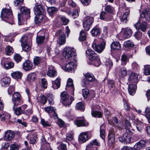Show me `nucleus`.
Listing matches in <instances>:
<instances>
[{"instance_id":"f257e3e1","label":"nucleus","mask_w":150,"mask_h":150,"mask_svg":"<svg viewBox=\"0 0 150 150\" xmlns=\"http://www.w3.org/2000/svg\"><path fill=\"white\" fill-rule=\"evenodd\" d=\"M106 42L102 38L95 39L92 45V48L96 52L100 53L104 50Z\"/></svg>"},{"instance_id":"f03ea898","label":"nucleus","mask_w":150,"mask_h":150,"mask_svg":"<svg viewBox=\"0 0 150 150\" xmlns=\"http://www.w3.org/2000/svg\"><path fill=\"white\" fill-rule=\"evenodd\" d=\"M76 51L75 49L73 47H66L64 49L63 55L64 58L70 59V61L76 62L77 59Z\"/></svg>"},{"instance_id":"7ed1b4c3","label":"nucleus","mask_w":150,"mask_h":150,"mask_svg":"<svg viewBox=\"0 0 150 150\" xmlns=\"http://www.w3.org/2000/svg\"><path fill=\"white\" fill-rule=\"evenodd\" d=\"M1 17L3 21L12 24L13 17L10 10L6 8L3 9L1 13Z\"/></svg>"},{"instance_id":"20e7f679","label":"nucleus","mask_w":150,"mask_h":150,"mask_svg":"<svg viewBox=\"0 0 150 150\" xmlns=\"http://www.w3.org/2000/svg\"><path fill=\"white\" fill-rule=\"evenodd\" d=\"M61 97L62 102L65 106L71 104L74 100L73 98L71 96H69L66 92H63L62 93Z\"/></svg>"},{"instance_id":"39448f33","label":"nucleus","mask_w":150,"mask_h":150,"mask_svg":"<svg viewBox=\"0 0 150 150\" xmlns=\"http://www.w3.org/2000/svg\"><path fill=\"white\" fill-rule=\"evenodd\" d=\"M91 137V132L87 131L82 132L79 134V141L81 143L86 142Z\"/></svg>"},{"instance_id":"423d86ee","label":"nucleus","mask_w":150,"mask_h":150,"mask_svg":"<svg viewBox=\"0 0 150 150\" xmlns=\"http://www.w3.org/2000/svg\"><path fill=\"white\" fill-rule=\"evenodd\" d=\"M93 21V18L91 17H85L83 21V26L85 30L88 31Z\"/></svg>"},{"instance_id":"0eeeda50","label":"nucleus","mask_w":150,"mask_h":150,"mask_svg":"<svg viewBox=\"0 0 150 150\" xmlns=\"http://www.w3.org/2000/svg\"><path fill=\"white\" fill-rule=\"evenodd\" d=\"M129 134H128L127 132L125 133L123 136L120 137L119 138V141L125 144H127L130 143L131 140V132H129Z\"/></svg>"},{"instance_id":"6e6552de","label":"nucleus","mask_w":150,"mask_h":150,"mask_svg":"<svg viewBox=\"0 0 150 150\" xmlns=\"http://www.w3.org/2000/svg\"><path fill=\"white\" fill-rule=\"evenodd\" d=\"M135 28L137 30H140L143 32H145L146 30L147 23L145 21L140 23L138 21L134 24Z\"/></svg>"},{"instance_id":"1a4fd4ad","label":"nucleus","mask_w":150,"mask_h":150,"mask_svg":"<svg viewBox=\"0 0 150 150\" xmlns=\"http://www.w3.org/2000/svg\"><path fill=\"white\" fill-rule=\"evenodd\" d=\"M139 74L135 73H132L129 75L128 79L129 83H137L139 81Z\"/></svg>"},{"instance_id":"9d476101","label":"nucleus","mask_w":150,"mask_h":150,"mask_svg":"<svg viewBox=\"0 0 150 150\" xmlns=\"http://www.w3.org/2000/svg\"><path fill=\"white\" fill-rule=\"evenodd\" d=\"M120 10H121L124 12V14L120 18V20L122 21H126L128 16L129 14V10L125 6L123 7H120Z\"/></svg>"},{"instance_id":"9b49d317","label":"nucleus","mask_w":150,"mask_h":150,"mask_svg":"<svg viewBox=\"0 0 150 150\" xmlns=\"http://www.w3.org/2000/svg\"><path fill=\"white\" fill-rule=\"evenodd\" d=\"M15 133L11 130H8L5 132L4 139L7 141L12 140L14 138Z\"/></svg>"},{"instance_id":"f8f14e48","label":"nucleus","mask_w":150,"mask_h":150,"mask_svg":"<svg viewBox=\"0 0 150 150\" xmlns=\"http://www.w3.org/2000/svg\"><path fill=\"white\" fill-rule=\"evenodd\" d=\"M60 35L58 42L60 45H64L66 42V36L62 30H59L58 32Z\"/></svg>"},{"instance_id":"ddd939ff","label":"nucleus","mask_w":150,"mask_h":150,"mask_svg":"<svg viewBox=\"0 0 150 150\" xmlns=\"http://www.w3.org/2000/svg\"><path fill=\"white\" fill-rule=\"evenodd\" d=\"M71 62L67 64L66 66L63 67V69L65 71L68 72H74V63L76 62L71 61Z\"/></svg>"},{"instance_id":"4468645a","label":"nucleus","mask_w":150,"mask_h":150,"mask_svg":"<svg viewBox=\"0 0 150 150\" xmlns=\"http://www.w3.org/2000/svg\"><path fill=\"white\" fill-rule=\"evenodd\" d=\"M21 14L22 16L25 17L26 19L30 17V11L29 9L25 6H22L20 9Z\"/></svg>"},{"instance_id":"2eb2a0df","label":"nucleus","mask_w":150,"mask_h":150,"mask_svg":"<svg viewBox=\"0 0 150 150\" xmlns=\"http://www.w3.org/2000/svg\"><path fill=\"white\" fill-rule=\"evenodd\" d=\"M35 13L36 15L44 14L45 9L41 5H36L34 8Z\"/></svg>"},{"instance_id":"dca6fc26","label":"nucleus","mask_w":150,"mask_h":150,"mask_svg":"<svg viewBox=\"0 0 150 150\" xmlns=\"http://www.w3.org/2000/svg\"><path fill=\"white\" fill-rule=\"evenodd\" d=\"M74 123L75 124L79 127L86 126L88 125V122H86L84 118L76 119Z\"/></svg>"},{"instance_id":"f3484780","label":"nucleus","mask_w":150,"mask_h":150,"mask_svg":"<svg viewBox=\"0 0 150 150\" xmlns=\"http://www.w3.org/2000/svg\"><path fill=\"white\" fill-rule=\"evenodd\" d=\"M23 69L25 71H28L33 69V64L29 60L25 61L23 64Z\"/></svg>"},{"instance_id":"a211bd4d","label":"nucleus","mask_w":150,"mask_h":150,"mask_svg":"<svg viewBox=\"0 0 150 150\" xmlns=\"http://www.w3.org/2000/svg\"><path fill=\"white\" fill-rule=\"evenodd\" d=\"M146 144V142L144 140H141L134 146L133 148L135 150H139L144 147Z\"/></svg>"},{"instance_id":"6ab92c4d","label":"nucleus","mask_w":150,"mask_h":150,"mask_svg":"<svg viewBox=\"0 0 150 150\" xmlns=\"http://www.w3.org/2000/svg\"><path fill=\"white\" fill-rule=\"evenodd\" d=\"M100 18L104 21H109L112 19V17H110L109 14L105 11H103L100 13Z\"/></svg>"},{"instance_id":"aec40b11","label":"nucleus","mask_w":150,"mask_h":150,"mask_svg":"<svg viewBox=\"0 0 150 150\" xmlns=\"http://www.w3.org/2000/svg\"><path fill=\"white\" fill-rule=\"evenodd\" d=\"M142 15L147 21H150V9L146 8L142 12Z\"/></svg>"},{"instance_id":"412c9836","label":"nucleus","mask_w":150,"mask_h":150,"mask_svg":"<svg viewBox=\"0 0 150 150\" xmlns=\"http://www.w3.org/2000/svg\"><path fill=\"white\" fill-rule=\"evenodd\" d=\"M137 86L133 84H129L128 87V91L129 94L131 95H133L135 93Z\"/></svg>"},{"instance_id":"4be33fe9","label":"nucleus","mask_w":150,"mask_h":150,"mask_svg":"<svg viewBox=\"0 0 150 150\" xmlns=\"http://www.w3.org/2000/svg\"><path fill=\"white\" fill-rule=\"evenodd\" d=\"M123 37L125 38H128L131 37L132 34V32L129 28L124 29Z\"/></svg>"},{"instance_id":"5701e85b","label":"nucleus","mask_w":150,"mask_h":150,"mask_svg":"<svg viewBox=\"0 0 150 150\" xmlns=\"http://www.w3.org/2000/svg\"><path fill=\"white\" fill-rule=\"evenodd\" d=\"M10 82V79L8 77H5L2 78L1 81L2 86L6 87L9 85Z\"/></svg>"},{"instance_id":"b1692460","label":"nucleus","mask_w":150,"mask_h":150,"mask_svg":"<svg viewBox=\"0 0 150 150\" xmlns=\"http://www.w3.org/2000/svg\"><path fill=\"white\" fill-rule=\"evenodd\" d=\"M11 75L13 78L16 79H21L23 74L21 71H17L11 73Z\"/></svg>"},{"instance_id":"393cba45","label":"nucleus","mask_w":150,"mask_h":150,"mask_svg":"<svg viewBox=\"0 0 150 150\" xmlns=\"http://www.w3.org/2000/svg\"><path fill=\"white\" fill-rule=\"evenodd\" d=\"M108 86L110 89H113V92L115 93L117 91V88L115 87L114 82L113 80H109L108 81Z\"/></svg>"},{"instance_id":"a878e982","label":"nucleus","mask_w":150,"mask_h":150,"mask_svg":"<svg viewBox=\"0 0 150 150\" xmlns=\"http://www.w3.org/2000/svg\"><path fill=\"white\" fill-rule=\"evenodd\" d=\"M47 75L49 77H54L57 76V73L52 66L51 68L49 69L47 72Z\"/></svg>"},{"instance_id":"bb28decb","label":"nucleus","mask_w":150,"mask_h":150,"mask_svg":"<svg viewBox=\"0 0 150 150\" xmlns=\"http://www.w3.org/2000/svg\"><path fill=\"white\" fill-rule=\"evenodd\" d=\"M112 50H118L121 49V46L120 43L117 41H114L112 42L110 45Z\"/></svg>"},{"instance_id":"cd10ccee","label":"nucleus","mask_w":150,"mask_h":150,"mask_svg":"<svg viewBox=\"0 0 150 150\" xmlns=\"http://www.w3.org/2000/svg\"><path fill=\"white\" fill-rule=\"evenodd\" d=\"M21 100V95L18 92L14 93L12 96V100L13 102L14 106H17L15 103L16 101H19Z\"/></svg>"},{"instance_id":"c85d7f7f","label":"nucleus","mask_w":150,"mask_h":150,"mask_svg":"<svg viewBox=\"0 0 150 150\" xmlns=\"http://www.w3.org/2000/svg\"><path fill=\"white\" fill-rule=\"evenodd\" d=\"M4 63V68L6 69H9L13 68L14 66L13 62L10 61H6L4 62H2L1 64Z\"/></svg>"},{"instance_id":"c756f323","label":"nucleus","mask_w":150,"mask_h":150,"mask_svg":"<svg viewBox=\"0 0 150 150\" xmlns=\"http://www.w3.org/2000/svg\"><path fill=\"white\" fill-rule=\"evenodd\" d=\"M60 79L57 78L54 81H52V87L54 89H57L60 86Z\"/></svg>"},{"instance_id":"7c9ffc66","label":"nucleus","mask_w":150,"mask_h":150,"mask_svg":"<svg viewBox=\"0 0 150 150\" xmlns=\"http://www.w3.org/2000/svg\"><path fill=\"white\" fill-rule=\"evenodd\" d=\"M10 117L9 115L4 112L0 113V120L1 121H4L6 120L9 119Z\"/></svg>"},{"instance_id":"2f4dec72","label":"nucleus","mask_w":150,"mask_h":150,"mask_svg":"<svg viewBox=\"0 0 150 150\" xmlns=\"http://www.w3.org/2000/svg\"><path fill=\"white\" fill-rule=\"evenodd\" d=\"M100 32V29L96 27L94 28L91 31V33L92 36H96L99 35Z\"/></svg>"},{"instance_id":"473e14b6","label":"nucleus","mask_w":150,"mask_h":150,"mask_svg":"<svg viewBox=\"0 0 150 150\" xmlns=\"http://www.w3.org/2000/svg\"><path fill=\"white\" fill-rule=\"evenodd\" d=\"M43 14L37 15L35 19L36 24H39L43 22Z\"/></svg>"},{"instance_id":"72a5a7b5","label":"nucleus","mask_w":150,"mask_h":150,"mask_svg":"<svg viewBox=\"0 0 150 150\" xmlns=\"http://www.w3.org/2000/svg\"><path fill=\"white\" fill-rule=\"evenodd\" d=\"M85 79L86 80L90 82L94 81L95 80L93 75L92 74L88 73L86 74Z\"/></svg>"},{"instance_id":"f704fd0d","label":"nucleus","mask_w":150,"mask_h":150,"mask_svg":"<svg viewBox=\"0 0 150 150\" xmlns=\"http://www.w3.org/2000/svg\"><path fill=\"white\" fill-rule=\"evenodd\" d=\"M21 46L23 50L25 51H29L31 49V45L28 44V43H21Z\"/></svg>"},{"instance_id":"c9c22d12","label":"nucleus","mask_w":150,"mask_h":150,"mask_svg":"<svg viewBox=\"0 0 150 150\" xmlns=\"http://www.w3.org/2000/svg\"><path fill=\"white\" fill-rule=\"evenodd\" d=\"M36 77V75L35 73H30L28 75V80L30 82H33L35 80Z\"/></svg>"},{"instance_id":"e433bc0d","label":"nucleus","mask_w":150,"mask_h":150,"mask_svg":"<svg viewBox=\"0 0 150 150\" xmlns=\"http://www.w3.org/2000/svg\"><path fill=\"white\" fill-rule=\"evenodd\" d=\"M105 10L109 13H113L114 11V8L110 5H107L105 7Z\"/></svg>"},{"instance_id":"4c0bfd02","label":"nucleus","mask_w":150,"mask_h":150,"mask_svg":"<svg viewBox=\"0 0 150 150\" xmlns=\"http://www.w3.org/2000/svg\"><path fill=\"white\" fill-rule=\"evenodd\" d=\"M37 137L35 134H32L30 135V143L33 144L35 143L36 141Z\"/></svg>"},{"instance_id":"58836bf2","label":"nucleus","mask_w":150,"mask_h":150,"mask_svg":"<svg viewBox=\"0 0 150 150\" xmlns=\"http://www.w3.org/2000/svg\"><path fill=\"white\" fill-rule=\"evenodd\" d=\"M47 96L49 103L50 105H53L54 103L53 100L54 96L51 93H47Z\"/></svg>"},{"instance_id":"ea45409f","label":"nucleus","mask_w":150,"mask_h":150,"mask_svg":"<svg viewBox=\"0 0 150 150\" xmlns=\"http://www.w3.org/2000/svg\"><path fill=\"white\" fill-rule=\"evenodd\" d=\"M86 39V34L83 30H81L80 33L79 40L80 41H83Z\"/></svg>"},{"instance_id":"a19ab883","label":"nucleus","mask_w":150,"mask_h":150,"mask_svg":"<svg viewBox=\"0 0 150 150\" xmlns=\"http://www.w3.org/2000/svg\"><path fill=\"white\" fill-rule=\"evenodd\" d=\"M5 51L7 55H11L13 53V50L11 47L8 46L5 48Z\"/></svg>"},{"instance_id":"79ce46f5","label":"nucleus","mask_w":150,"mask_h":150,"mask_svg":"<svg viewBox=\"0 0 150 150\" xmlns=\"http://www.w3.org/2000/svg\"><path fill=\"white\" fill-rule=\"evenodd\" d=\"M15 106L14 105L13 106V109L14 110V113L16 115H19L23 113V110L21 109V108L20 107L16 108H15Z\"/></svg>"},{"instance_id":"37998d69","label":"nucleus","mask_w":150,"mask_h":150,"mask_svg":"<svg viewBox=\"0 0 150 150\" xmlns=\"http://www.w3.org/2000/svg\"><path fill=\"white\" fill-rule=\"evenodd\" d=\"M100 137L103 140H104L105 138V130L104 126L102 125L100 127Z\"/></svg>"},{"instance_id":"c03bdc74","label":"nucleus","mask_w":150,"mask_h":150,"mask_svg":"<svg viewBox=\"0 0 150 150\" xmlns=\"http://www.w3.org/2000/svg\"><path fill=\"white\" fill-rule=\"evenodd\" d=\"M47 11L50 15H52L58 10L57 8L54 7H49L47 8Z\"/></svg>"},{"instance_id":"a18cd8bd","label":"nucleus","mask_w":150,"mask_h":150,"mask_svg":"<svg viewBox=\"0 0 150 150\" xmlns=\"http://www.w3.org/2000/svg\"><path fill=\"white\" fill-rule=\"evenodd\" d=\"M143 34L139 31L136 32L134 35V36L138 40H140L143 37Z\"/></svg>"},{"instance_id":"49530a36","label":"nucleus","mask_w":150,"mask_h":150,"mask_svg":"<svg viewBox=\"0 0 150 150\" xmlns=\"http://www.w3.org/2000/svg\"><path fill=\"white\" fill-rule=\"evenodd\" d=\"M145 114L146 117L148 119L149 123H150V107H147L145 110Z\"/></svg>"},{"instance_id":"de8ad7c7","label":"nucleus","mask_w":150,"mask_h":150,"mask_svg":"<svg viewBox=\"0 0 150 150\" xmlns=\"http://www.w3.org/2000/svg\"><path fill=\"white\" fill-rule=\"evenodd\" d=\"M73 81L72 80L69 78L67 81V84L66 85V87H70L72 90L74 91V85L73 83Z\"/></svg>"},{"instance_id":"09e8293b","label":"nucleus","mask_w":150,"mask_h":150,"mask_svg":"<svg viewBox=\"0 0 150 150\" xmlns=\"http://www.w3.org/2000/svg\"><path fill=\"white\" fill-rule=\"evenodd\" d=\"M45 111L50 114L51 116L52 113L55 111V110L52 107H47L44 108Z\"/></svg>"},{"instance_id":"8fccbe9b","label":"nucleus","mask_w":150,"mask_h":150,"mask_svg":"<svg viewBox=\"0 0 150 150\" xmlns=\"http://www.w3.org/2000/svg\"><path fill=\"white\" fill-rule=\"evenodd\" d=\"M91 114L93 117H101L102 115V113L100 111H93L92 112Z\"/></svg>"},{"instance_id":"3c124183","label":"nucleus","mask_w":150,"mask_h":150,"mask_svg":"<svg viewBox=\"0 0 150 150\" xmlns=\"http://www.w3.org/2000/svg\"><path fill=\"white\" fill-rule=\"evenodd\" d=\"M22 57L19 54H16L13 56V59L17 63L21 62L22 59Z\"/></svg>"},{"instance_id":"603ef678","label":"nucleus","mask_w":150,"mask_h":150,"mask_svg":"<svg viewBox=\"0 0 150 150\" xmlns=\"http://www.w3.org/2000/svg\"><path fill=\"white\" fill-rule=\"evenodd\" d=\"M24 16H22L20 14H18V24L19 25H22L25 23V21L23 19Z\"/></svg>"},{"instance_id":"864d4df0","label":"nucleus","mask_w":150,"mask_h":150,"mask_svg":"<svg viewBox=\"0 0 150 150\" xmlns=\"http://www.w3.org/2000/svg\"><path fill=\"white\" fill-rule=\"evenodd\" d=\"M125 128L127 129L126 132H131V131L129 129L131 127V125L130 122L127 120H125Z\"/></svg>"},{"instance_id":"5fc2aeb1","label":"nucleus","mask_w":150,"mask_h":150,"mask_svg":"<svg viewBox=\"0 0 150 150\" xmlns=\"http://www.w3.org/2000/svg\"><path fill=\"white\" fill-rule=\"evenodd\" d=\"M123 45L126 47H133L134 44L133 42L130 40H127L124 42Z\"/></svg>"},{"instance_id":"6e6d98bb","label":"nucleus","mask_w":150,"mask_h":150,"mask_svg":"<svg viewBox=\"0 0 150 150\" xmlns=\"http://www.w3.org/2000/svg\"><path fill=\"white\" fill-rule=\"evenodd\" d=\"M127 62V57L125 55H122L121 56V64L123 66L126 65Z\"/></svg>"},{"instance_id":"4d7b16f0","label":"nucleus","mask_w":150,"mask_h":150,"mask_svg":"<svg viewBox=\"0 0 150 150\" xmlns=\"http://www.w3.org/2000/svg\"><path fill=\"white\" fill-rule=\"evenodd\" d=\"M144 74L146 75L150 74V65H146L144 66Z\"/></svg>"},{"instance_id":"13d9d810","label":"nucleus","mask_w":150,"mask_h":150,"mask_svg":"<svg viewBox=\"0 0 150 150\" xmlns=\"http://www.w3.org/2000/svg\"><path fill=\"white\" fill-rule=\"evenodd\" d=\"M86 54L87 56H89V57L91 56H93V54L94 55V57H95V56L96 55V53L95 52L91 49H88L86 51Z\"/></svg>"},{"instance_id":"bf43d9fd","label":"nucleus","mask_w":150,"mask_h":150,"mask_svg":"<svg viewBox=\"0 0 150 150\" xmlns=\"http://www.w3.org/2000/svg\"><path fill=\"white\" fill-rule=\"evenodd\" d=\"M91 64L95 65L96 67L99 66L100 63V60L99 58H97L94 61L91 62Z\"/></svg>"},{"instance_id":"052dcab7","label":"nucleus","mask_w":150,"mask_h":150,"mask_svg":"<svg viewBox=\"0 0 150 150\" xmlns=\"http://www.w3.org/2000/svg\"><path fill=\"white\" fill-rule=\"evenodd\" d=\"M45 37L44 36H39L36 39V42L38 44L42 43L44 41Z\"/></svg>"},{"instance_id":"680f3d73","label":"nucleus","mask_w":150,"mask_h":150,"mask_svg":"<svg viewBox=\"0 0 150 150\" xmlns=\"http://www.w3.org/2000/svg\"><path fill=\"white\" fill-rule=\"evenodd\" d=\"M76 108L77 109L84 110V105L82 102H79L77 103L76 105Z\"/></svg>"},{"instance_id":"e2e57ef3","label":"nucleus","mask_w":150,"mask_h":150,"mask_svg":"<svg viewBox=\"0 0 150 150\" xmlns=\"http://www.w3.org/2000/svg\"><path fill=\"white\" fill-rule=\"evenodd\" d=\"M41 59L40 57H35L33 59V63L35 65H38L41 62Z\"/></svg>"},{"instance_id":"0e129e2a","label":"nucleus","mask_w":150,"mask_h":150,"mask_svg":"<svg viewBox=\"0 0 150 150\" xmlns=\"http://www.w3.org/2000/svg\"><path fill=\"white\" fill-rule=\"evenodd\" d=\"M70 16H72L74 19L78 16V11L77 10H75L72 13H70L69 14Z\"/></svg>"},{"instance_id":"69168bd1","label":"nucleus","mask_w":150,"mask_h":150,"mask_svg":"<svg viewBox=\"0 0 150 150\" xmlns=\"http://www.w3.org/2000/svg\"><path fill=\"white\" fill-rule=\"evenodd\" d=\"M60 19L62 23L64 25L67 24L69 22V20L64 16H62L60 18Z\"/></svg>"},{"instance_id":"338daca9","label":"nucleus","mask_w":150,"mask_h":150,"mask_svg":"<svg viewBox=\"0 0 150 150\" xmlns=\"http://www.w3.org/2000/svg\"><path fill=\"white\" fill-rule=\"evenodd\" d=\"M83 95L84 98H86L89 94V91L88 89H83Z\"/></svg>"},{"instance_id":"774afa93","label":"nucleus","mask_w":150,"mask_h":150,"mask_svg":"<svg viewBox=\"0 0 150 150\" xmlns=\"http://www.w3.org/2000/svg\"><path fill=\"white\" fill-rule=\"evenodd\" d=\"M41 86L42 87L44 88H47V82L45 79H42Z\"/></svg>"}]
</instances>
